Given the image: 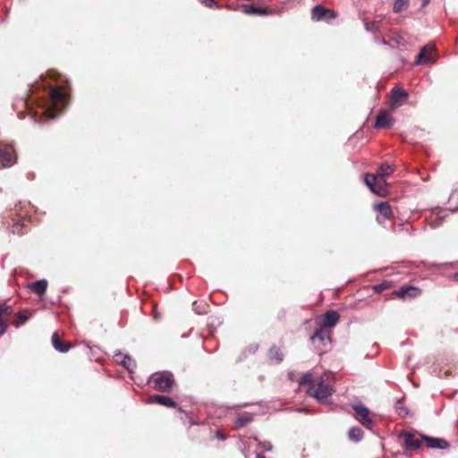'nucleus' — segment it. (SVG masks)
<instances>
[{
  "instance_id": "nucleus-6",
  "label": "nucleus",
  "mask_w": 458,
  "mask_h": 458,
  "mask_svg": "<svg viewBox=\"0 0 458 458\" xmlns=\"http://www.w3.org/2000/svg\"><path fill=\"white\" fill-rule=\"evenodd\" d=\"M436 50V46L433 43H428L422 47L416 57L414 64L416 65L433 64L436 59L432 56V53Z\"/></svg>"
},
{
  "instance_id": "nucleus-22",
  "label": "nucleus",
  "mask_w": 458,
  "mask_h": 458,
  "mask_svg": "<svg viewBox=\"0 0 458 458\" xmlns=\"http://www.w3.org/2000/svg\"><path fill=\"white\" fill-rule=\"evenodd\" d=\"M268 356L271 360H275L276 363H280L284 360L283 352L275 345L269 349Z\"/></svg>"
},
{
  "instance_id": "nucleus-4",
  "label": "nucleus",
  "mask_w": 458,
  "mask_h": 458,
  "mask_svg": "<svg viewBox=\"0 0 458 458\" xmlns=\"http://www.w3.org/2000/svg\"><path fill=\"white\" fill-rule=\"evenodd\" d=\"M334 392V388L330 385L326 384L322 377L315 386H311L307 389V394L321 403H327Z\"/></svg>"
},
{
  "instance_id": "nucleus-30",
  "label": "nucleus",
  "mask_w": 458,
  "mask_h": 458,
  "mask_svg": "<svg viewBox=\"0 0 458 458\" xmlns=\"http://www.w3.org/2000/svg\"><path fill=\"white\" fill-rule=\"evenodd\" d=\"M5 308L3 306H0V337L6 332L7 325L4 323V321L2 318L3 313L5 311Z\"/></svg>"
},
{
  "instance_id": "nucleus-26",
  "label": "nucleus",
  "mask_w": 458,
  "mask_h": 458,
  "mask_svg": "<svg viewBox=\"0 0 458 458\" xmlns=\"http://www.w3.org/2000/svg\"><path fill=\"white\" fill-rule=\"evenodd\" d=\"M449 211L446 210V209H443V208H437L434 213L433 215L436 216V219L439 220L438 223H432L431 224V227L432 228H436L437 226H439L441 221H443L445 219V217L447 216V213Z\"/></svg>"
},
{
  "instance_id": "nucleus-2",
  "label": "nucleus",
  "mask_w": 458,
  "mask_h": 458,
  "mask_svg": "<svg viewBox=\"0 0 458 458\" xmlns=\"http://www.w3.org/2000/svg\"><path fill=\"white\" fill-rule=\"evenodd\" d=\"M394 173V168L388 164H383L375 174H366L364 182L372 192L378 196H383L386 193V178Z\"/></svg>"
},
{
  "instance_id": "nucleus-14",
  "label": "nucleus",
  "mask_w": 458,
  "mask_h": 458,
  "mask_svg": "<svg viewBox=\"0 0 458 458\" xmlns=\"http://www.w3.org/2000/svg\"><path fill=\"white\" fill-rule=\"evenodd\" d=\"M420 293L421 291L420 288L411 285L403 286L395 292L396 296L400 299H406L408 297L414 298L419 296Z\"/></svg>"
},
{
  "instance_id": "nucleus-34",
  "label": "nucleus",
  "mask_w": 458,
  "mask_h": 458,
  "mask_svg": "<svg viewBox=\"0 0 458 458\" xmlns=\"http://www.w3.org/2000/svg\"><path fill=\"white\" fill-rule=\"evenodd\" d=\"M200 2L209 8L216 6V3L215 2V0H200Z\"/></svg>"
},
{
  "instance_id": "nucleus-32",
  "label": "nucleus",
  "mask_w": 458,
  "mask_h": 458,
  "mask_svg": "<svg viewBox=\"0 0 458 458\" xmlns=\"http://www.w3.org/2000/svg\"><path fill=\"white\" fill-rule=\"evenodd\" d=\"M30 318V315H26L25 313H18L17 318L21 322V324L25 323L27 320H29Z\"/></svg>"
},
{
  "instance_id": "nucleus-19",
  "label": "nucleus",
  "mask_w": 458,
  "mask_h": 458,
  "mask_svg": "<svg viewBox=\"0 0 458 458\" xmlns=\"http://www.w3.org/2000/svg\"><path fill=\"white\" fill-rule=\"evenodd\" d=\"M51 340L53 347L59 352L65 353L72 347L71 344L63 343L57 333L53 334Z\"/></svg>"
},
{
  "instance_id": "nucleus-13",
  "label": "nucleus",
  "mask_w": 458,
  "mask_h": 458,
  "mask_svg": "<svg viewBox=\"0 0 458 458\" xmlns=\"http://www.w3.org/2000/svg\"><path fill=\"white\" fill-rule=\"evenodd\" d=\"M374 208L378 213V216L377 217L378 223L383 222L381 218H383L384 220L389 219L393 215L391 207L387 202L377 203L374 206Z\"/></svg>"
},
{
  "instance_id": "nucleus-21",
  "label": "nucleus",
  "mask_w": 458,
  "mask_h": 458,
  "mask_svg": "<svg viewBox=\"0 0 458 458\" xmlns=\"http://www.w3.org/2000/svg\"><path fill=\"white\" fill-rule=\"evenodd\" d=\"M47 284L48 283L46 279H40L29 284V288L38 295L41 296L47 292Z\"/></svg>"
},
{
  "instance_id": "nucleus-37",
  "label": "nucleus",
  "mask_w": 458,
  "mask_h": 458,
  "mask_svg": "<svg viewBox=\"0 0 458 458\" xmlns=\"http://www.w3.org/2000/svg\"><path fill=\"white\" fill-rule=\"evenodd\" d=\"M216 437L220 439V440H225V436L220 431L216 432Z\"/></svg>"
},
{
  "instance_id": "nucleus-17",
  "label": "nucleus",
  "mask_w": 458,
  "mask_h": 458,
  "mask_svg": "<svg viewBox=\"0 0 458 458\" xmlns=\"http://www.w3.org/2000/svg\"><path fill=\"white\" fill-rule=\"evenodd\" d=\"M310 341L312 344H316L317 341H319L323 345H326L327 343H330V333L327 328L319 327L314 335L310 337Z\"/></svg>"
},
{
  "instance_id": "nucleus-41",
  "label": "nucleus",
  "mask_w": 458,
  "mask_h": 458,
  "mask_svg": "<svg viewBox=\"0 0 458 458\" xmlns=\"http://www.w3.org/2000/svg\"><path fill=\"white\" fill-rule=\"evenodd\" d=\"M456 277H458V274H456Z\"/></svg>"
},
{
  "instance_id": "nucleus-10",
  "label": "nucleus",
  "mask_w": 458,
  "mask_h": 458,
  "mask_svg": "<svg viewBox=\"0 0 458 458\" xmlns=\"http://www.w3.org/2000/svg\"><path fill=\"white\" fill-rule=\"evenodd\" d=\"M401 437L404 441L405 449L409 451L419 449L421 446L423 440L422 437L416 438L414 435L411 432H403L401 434Z\"/></svg>"
},
{
  "instance_id": "nucleus-31",
  "label": "nucleus",
  "mask_w": 458,
  "mask_h": 458,
  "mask_svg": "<svg viewBox=\"0 0 458 458\" xmlns=\"http://www.w3.org/2000/svg\"><path fill=\"white\" fill-rule=\"evenodd\" d=\"M259 445L261 448L262 452H270L273 449L272 444L267 441H264V442L259 441Z\"/></svg>"
},
{
  "instance_id": "nucleus-40",
  "label": "nucleus",
  "mask_w": 458,
  "mask_h": 458,
  "mask_svg": "<svg viewBox=\"0 0 458 458\" xmlns=\"http://www.w3.org/2000/svg\"><path fill=\"white\" fill-rule=\"evenodd\" d=\"M256 458H266V457L261 454H257Z\"/></svg>"
},
{
  "instance_id": "nucleus-36",
  "label": "nucleus",
  "mask_w": 458,
  "mask_h": 458,
  "mask_svg": "<svg viewBox=\"0 0 458 458\" xmlns=\"http://www.w3.org/2000/svg\"><path fill=\"white\" fill-rule=\"evenodd\" d=\"M398 413H399L400 415H403V414L407 415V414H408V411H407V409H406V408H402V407H400V408H398Z\"/></svg>"
},
{
  "instance_id": "nucleus-28",
  "label": "nucleus",
  "mask_w": 458,
  "mask_h": 458,
  "mask_svg": "<svg viewBox=\"0 0 458 458\" xmlns=\"http://www.w3.org/2000/svg\"><path fill=\"white\" fill-rule=\"evenodd\" d=\"M391 286V283L389 281H384L380 284H377L373 286V291L376 293H381L385 290L388 289Z\"/></svg>"
},
{
  "instance_id": "nucleus-23",
  "label": "nucleus",
  "mask_w": 458,
  "mask_h": 458,
  "mask_svg": "<svg viewBox=\"0 0 458 458\" xmlns=\"http://www.w3.org/2000/svg\"><path fill=\"white\" fill-rule=\"evenodd\" d=\"M253 416L250 413L243 412L237 416L235 423L239 428L246 426L248 423L252 421Z\"/></svg>"
},
{
  "instance_id": "nucleus-35",
  "label": "nucleus",
  "mask_w": 458,
  "mask_h": 458,
  "mask_svg": "<svg viewBox=\"0 0 458 458\" xmlns=\"http://www.w3.org/2000/svg\"><path fill=\"white\" fill-rule=\"evenodd\" d=\"M22 225L17 224L13 225V233H22V232L20 231V227H21Z\"/></svg>"
},
{
  "instance_id": "nucleus-11",
  "label": "nucleus",
  "mask_w": 458,
  "mask_h": 458,
  "mask_svg": "<svg viewBox=\"0 0 458 458\" xmlns=\"http://www.w3.org/2000/svg\"><path fill=\"white\" fill-rule=\"evenodd\" d=\"M241 8L242 12L247 15L266 16L272 13L266 7L255 6L253 4H242Z\"/></svg>"
},
{
  "instance_id": "nucleus-24",
  "label": "nucleus",
  "mask_w": 458,
  "mask_h": 458,
  "mask_svg": "<svg viewBox=\"0 0 458 458\" xmlns=\"http://www.w3.org/2000/svg\"><path fill=\"white\" fill-rule=\"evenodd\" d=\"M348 437L350 440L359 442L363 437V431L358 427H352L349 429Z\"/></svg>"
},
{
  "instance_id": "nucleus-8",
  "label": "nucleus",
  "mask_w": 458,
  "mask_h": 458,
  "mask_svg": "<svg viewBox=\"0 0 458 458\" xmlns=\"http://www.w3.org/2000/svg\"><path fill=\"white\" fill-rule=\"evenodd\" d=\"M408 98V93L402 88H394L391 90L390 106L392 108H397L403 106L404 100Z\"/></svg>"
},
{
  "instance_id": "nucleus-25",
  "label": "nucleus",
  "mask_w": 458,
  "mask_h": 458,
  "mask_svg": "<svg viewBox=\"0 0 458 458\" xmlns=\"http://www.w3.org/2000/svg\"><path fill=\"white\" fill-rule=\"evenodd\" d=\"M314 376L311 371H308L304 373L299 379L300 386H305L308 385L309 387L311 386H315L313 383Z\"/></svg>"
},
{
  "instance_id": "nucleus-16",
  "label": "nucleus",
  "mask_w": 458,
  "mask_h": 458,
  "mask_svg": "<svg viewBox=\"0 0 458 458\" xmlns=\"http://www.w3.org/2000/svg\"><path fill=\"white\" fill-rule=\"evenodd\" d=\"M394 119L386 111H380L376 117L375 127L377 129L389 128L393 125Z\"/></svg>"
},
{
  "instance_id": "nucleus-3",
  "label": "nucleus",
  "mask_w": 458,
  "mask_h": 458,
  "mask_svg": "<svg viewBox=\"0 0 458 458\" xmlns=\"http://www.w3.org/2000/svg\"><path fill=\"white\" fill-rule=\"evenodd\" d=\"M148 383L157 391L170 393L174 384V378L169 371H158L151 374Z\"/></svg>"
},
{
  "instance_id": "nucleus-1",
  "label": "nucleus",
  "mask_w": 458,
  "mask_h": 458,
  "mask_svg": "<svg viewBox=\"0 0 458 458\" xmlns=\"http://www.w3.org/2000/svg\"><path fill=\"white\" fill-rule=\"evenodd\" d=\"M67 98L68 95L66 92L57 88H51L48 93L47 106L43 109L42 115L38 116L37 114H30L31 119L36 123H41L43 117L50 119L55 118L56 110H58L61 106H65Z\"/></svg>"
},
{
  "instance_id": "nucleus-39",
  "label": "nucleus",
  "mask_w": 458,
  "mask_h": 458,
  "mask_svg": "<svg viewBox=\"0 0 458 458\" xmlns=\"http://www.w3.org/2000/svg\"><path fill=\"white\" fill-rule=\"evenodd\" d=\"M430 0H422V6L427 5Z\"/></svg>"
},
{
  "instance_id": "nucleus-18",
  "label": "nucleus",
  "mask_w": 458,
  "mask_h": 458,
  "mask_svg": "<svg viewBox=\"0 0 458 458\" xmlns=\"http://www.w3.org/2000/svg\"><path fill=\"white\" fill-rule=\"evenodd\" d=\"M123 356V360L120 363L130 372L132 373L136 369V361L128 354L123 355L120 351L115 353V357ZM119 362L118 359L116 360Z\"/></svg>"
},
{
  "instance_id": "nucleus-9",
  "label": "nucleus",
  "mask_w": 458,
  "mask_h": 458,
  "mask_svg": "<svg viewBox=\"0 0 458 458\" xmlns=\"http://www.w3.org/2000/svg\"><path fill=\"white\" fill-rule=\"evenodd\" d=\"M335 13L334 11L325 8L322 5H316L312 8L311 18L314 21H322L327 19H335Z\"/></svg>"
},
{
  "instance_id": "nucleus-20",
  "label": "nucleus",
  "mask_w": 458,
  "mask_h": 458,
  "mask_svg": "<svg viewBox=\"0 0 458 458\" xmlns=\"http://www.w3.org/2000/svg\"><path fill=\"white\" fill-rule=\"evenodd\" d=\"M151 400L160 405L175 408L177 403L171 397L161 395V394H154L151 397Z\"/></svg>"
},
{
  "instance_id": "nucleus-5",
  "label": "nucleus",
  "mask_w": 458,
  "mask_h": 458,
  "mask_svg": "<svg viewBox=\"0 0 458 458\" xmlns=\"http://www.w3.org/2000/svg\"><path fill=\"white\" fill-rule=\"evenodd\" d=\"M352 409L355 411L356 419L358 421L366 428L371 430L373 427V421L369 417V410L362 403L353 404Z\"/></svg>"
},
{
  "instance_id": "nucleus-29",
  "label": "nucleus",
  "mask_w": 458,
  "mask_h": 458,
  "mask_svg": "<svg viewBox=\"0 0 458 458\" xmlns=\"http://www.w3.org/2000/svg\"><path fill=\"white\" fill-rule=\"evenodd\" d=\"M193 310L197 314H206L208 312V305L200 303L199 304L197 301L193 302Z\"/></svg>"
},
{
  "instance_id": "nucleus-15",
  "label": "nucleus",
  "mask_w": 458,
  "mask_h": 458,
  "mask_svg": "<svg viewBox=\"0 0 458 458\" xmlns=\"http://www.w3.org/2000/svg\"><path fill=\"white\" fill-rule=\"evenodd\" d=\"M0 163L3 166H10L15 163V157L12 148H0Z\"/></svg>"
},
{
  "instance_id": "nucleus-12",
  "label": "nucleus",
  "mask_w": 458,
  "mask_h": 458,
  "mask_svg": "<svg viewBox=\"0 0 458 458\" xmlns=\"http://www.w3.org/2000/svg\"><path fill=\"white\" fill-rule=\"evenodd\" d=\"M422 439L427 443L428 446L432 449H447L449 443L444 438L422 436Z\"/></svg>"
},
{
  "instance_id": "nucleus-38",
  "label": "nucleus",
  "mask_w": 458,
  "mask_h": 458,
  "mask_svg": "<svg viewBox=\"0 0 458 458\" xmlns=\"http://www.w3.org/2000/svg\"><path fill=\"white\" fill-rule=\"evenodd\" d=\"M375 24L372 22V23H366L365 24V27H366V30H371V26H374Z\"/></svg>"
},
{
  "instance_id": "nucleus-33",
  "label": "nucleus",
  "mask_w": 458,
  "mask_h": 458,
  "mask_svg": "<svg viewBox=\"0 0 458 458\" xmlns=\"http://www.w3.org/2000/svg\"><path fill=\"white\" fill-rule=\"evenodd\" d=\"M258 348L259 345L257 344H251L247 347L246 352H248L250 354H253L258 351Z\"/></svg>"
},
{
  "instance_id": "nucleus-27",
  "label": "nucleus",
  "mask_w": 458,
  "mask_h": 458,
  "mask_svg": "<svg viewBox=\"0 0 458 458\" xmlns=\"http://www.w3.org/2000/svg\"><path fill=\"white\" fill-rule=\"evenodd\" d=\"M409 5V0H395L393 7V11L396 13L407 9Z\"/></svg>"
},
{
  "instance_id": "nucleus-7",
  "label": "nucleus",
  "mask_w": 458,
  "mask_h": 458,
  "mask_svg": "<svg viewBox=\"0 0 458 458\" xmlns=\"http://www.w3.org/2000/svg\"><path fill=\"white\" fill-rule=\"evenodd\" d=\"M339 313L335 310H328L325 314L319 316L316 322L319 327L325 328L334 327L339 321Z\"/></svg>"
}]
</instances>
